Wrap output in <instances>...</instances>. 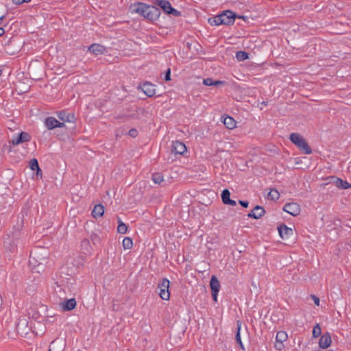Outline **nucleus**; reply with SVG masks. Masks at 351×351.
<instances>
[{"instance_id": "nucleus-1", "label": "nucleus", "mask_w": 351, "mask_h": 351, "mask_svg": "<svg viewBox=\"0 0 351 351\" xmlns=\"http://www.w3.org/2000/svg\"><path fill=\"white\" fill-rule=\"evenodd\" d=\"M66 282L62 276H56L54 278V293L60 300H62L60 303V306L63 311H66V300L64 296L65 295Z\"/></svg>"}, {"instance_id": "nucleus-2", "label": "nucleus", "mask_w": 351, "mask_h": 351, "mask_svg": "<svg viewBox=\"0 0 351 351\" xmlns=\"http://www.w3.org/2000/svg\"><path fill=\"white\" fill-rule=\"evenodd\" d=\"M290 141L295 145L299 149L306 154L312 153V150L304 138L298 133H291L289 136Z\"/></svg>"}, {"instance_id": "nucleus-3", "label": "nucleus", "mask_w": 351, "mask_h": 351, "mask_svg": "<svg viewBox=\"0 0 351 351\" xmlns=\"http://www.w3.org/2000/svg\"><path fill=\"white\" fill-rule=\"evenodd\" d=\"M153 9V7L152 8L143 3H134L130 8L132 13H138L147 19L152 18L151 12Z\"/></svg>"}, {"instance_id": "nucleus-4", "label": "nucleus", "mask_w": 351, "mask_h": 351, "mask_svg": "<svg viewBox=\"0 0 351 351\" xmlns=\"http://www.w3.org/2000/svg\"><path fill=\"white\" fill-rule=\"evenodd\" d=\"M169 285L170 281L167 278L162 279L158 285V295L163 300L167 301L170 299Z\"/></svg>"}, {"instance_id": "nucleus-5", "label": "nucleus", "mask_w": 351, "mask_h": 351, "mask_svg": "<svg viewBox=\"0 0 351 351\" xmlns=\"http://www.w3.org/2000/svg\"><path fill=\"white\" fill-rule=\"evenodd\" d=\"M29 317L27 315H21L19 322L16 324V330L17 332L21 335H26L31 330V326L29 325Z\"/></svg>"}, {"instance_id": "nucleus-6", "label": "nucleus", "mask_w": 351, "mask_h": 351, "mask_svg": "<svg viewBox=\"0 0 351 351\" xmlns=\"http://www.w3.org/2000/svg\"><path fill=\"white\" fill-rule=\"evenodd\" d=\"M45 125L48 130H53L56 128H62L64 126V121H60L53 117L45 119Z\"/></svg>"}, {"instance_id": "nucleus-7", "label": "nucleus", "mask_w": 351, "mask_h": 351, "mask_svg": "<svg viewBox=\"0 0 351 351\" xmlns=\"http://www.w3.org/2000/svg\"><path fill=\"white\" fill-rule=\"evenodd\" d=\"M283 210L293 216H298L300 213V206L295 202L286 204Z\"/></svg>"}, {"instance_id": "nucleus-8", "label": "nucleus", "mask_w": 351, "mask_h": 351, "mask_svg": "<svg viewBox=\"0 0 351 351\" xmlns=\"http://www.w3.org/2000/svg\"><path fill=\"white\" fill-rule=\"evenodd\" d=\"M31 139L30 135L27 132H21L16 136H13L11 143L13 145H17L20 143L28 142Z\"/></svg>"}, {"instance_id": "nucleus-9", "label": "nucleus", "mask_w": 351, "mask_h": 351, "mask_svg": "<svg viewBox=\"0 0 351 351\" xmlns=\"http://www.w3.org/2000/svg\"><path fill=\"white\" fill-rule=\"evenodd\" d=\"M278 230L282 239H288L293 235V230L285 224L278 226Z\"/></svg>"}, {"instance_id": "nucleus-10", "label": "nucleus", "mask_w": 351, "mask_h": 351, "mask_svg": "<svg viewBox=\"0 0 351 351\" xmlns=\"http://www.w3.org/2000/svg\"><path fill=\"white\" fill-rule=\"evenodd\" d=\"M287 339V335L284 331H279L276 334L275 347L277 350H281L284 347L283 343Z\"/></svg>"}, {"instance_id": "nucleus-11", "label": "nucleus", "mask_w": 351, "mask_h": 351, "mask_svg": "<svg viewBox=\"0 0 351 351\" xmlns=\"http://www.w3.org/2000/svg\"><path fill=\"white\" fill-rule=\"evenodd\" d=\"M332 343L331 336L329 332L324 333L319 341V346L322 349L328 348Z\"/></svg>"}, {"instance_id": "nucleus-12", "label": "nucleus", "mask_w": 351, "mask_h": 351, "mask_svg": "<svg viewBox=\"0 0 351 351\" xmlns=\"http://www.w3.org/2000/svg\"><path fill=\"white\" fill-rule=\"evenodd\" d=\"M223 25H231L234 21V14L232 12L227 10L220 14Z\"/></svg>"}, {"instance_id": "nucleus-13", "label": "nucleus", "mask_w": 351, "mask_h": 351, "mask_svg": "<svg viewBox=\"0 0 351 351\" xmlns=\"http://www.w3.org/2000/svg\"><path fill=\"white\" fill-rule=\"evenodd\" d=\"M65 347L66 344L62 340L56 339L51 343L48 351H64Z\"/></svg>"}, {"instance_id": "nucleus-14", "label": "nucleus", "mask_w": 351, "mask_h": 351, "mask_svg": "<svg viewBox=\"0 0 351 351\" xmlns=\"http://www.w3.org/2000/svg\"><path fill=\"white\" fill-rule=\"evenodd\" d=\"M76 120L77 118L73 114L67 116V131H69L71 134H74L76 130Z\"/></svg>"}, {"instance_id": "nucleus-15", "label": "nucleus", "mask_w": 351, "mask_h": 351, "mask_svg": "<svg viewBox=\"0 0 351 351\" xmlns=\"http://www.w3.org/2000/svg\"><path fill=\"white\" fill-rule=\"evenodd\" d=\"M88 51L94 55H99L105 53L106 48L99 44L94 43L88 47Z\"/></svg>"}, {"instance_id": "nucleus-16", "label": "nucleus", "mask_w": 351, "mask_h": 351, "mask_svg": "<svg viewBox=\"0 0 351 351\" xmlns=\"http://www.w3.org/2000/svg\"><path fill=\"white\" fill-rule=\"evenodd\" d=\"M265 210L260 206H256L251 213H248L247 217L256 219H260L264 214Z\"/></svg>"}, {"instance_id": "nucleus-17", "label": "nucleus", "mask_w": 351, "mask_h": 351, "mask_svg": "<svg viewBox=\"0 0 351 351\" xmlns=\"http://www.w3.org/2000/svg\"><path fill=\"white\" fill-rule=\"evenodd\" d=\"M172 151L178 154H183L186 151V145L180 141L173 142Z\"/></svg>"}, {"instance_id": "nucleus-18", "label": "nucleus", "mask_w": 351, "mask_h": 351, "mask_svg": "<svg viewBox=\"0 0 351 351\" xmlns=\"http://www.w3.org/2000/svg\"><path fill=\"white\" fill-rule=\"evenodd\" d=\"M143 92L148 97H152L156 93V89L154 85L149 82H145L142 86Z\"/></svg>"}, {"instance_id": "nucleus-19", "label": "nucleus", "mask_w": 351, "mask_h": 351, "mask_svg": "<svg viewBox=\"0 0 351 351\" xmlns=\"http://www.w3.org/2000/svg\"><path fill=\"white\" fill-rule=\"evenodd\" d=\"M331 180L335 185L339 188L342 189H348L351 187V184H349L347 181H344L340 178L336 177H331Z\"/></svg>"}, {"instance_id": "nucleus-20", "label": "nucleus", "mask_w": 351, "mask_h": 351, "mask_svg": "<svg viewBox=\"0 0 351 351\" xmlns=\"http://www.w3.org/2000/svg\"><path fill=\"white\" fill-rule=\"evenodd\" d=\"M230 191L228 189H224L222 191L221 199H222L223 203L225 204H229V205H231V206H235L236 205V202L234 200L230 199Z\"/></svg>"}, {"instance_id": "nucleus-21", "label": "nucleus", "mask_w": 351, "mask_h": 351, "mask_svg": "<svg viewBox=\"0 0 351 351\" xmlns=\"http://www.w3.org/2000/svg\"><path fill=\"white\" fill-rule=\"evenodd\" d=\"M211 292H219L220 289V283L215 276H212L210 281Z\"/></svg>"}, {"instance_id": "nucleus-22", "label": "nucleus", "mask_w": 351, "mask_h": 351, "mask_svg": "<svg viewBox=\"0 0 351 351\" xmlns=\"http://www.w3.org/2000/svg\"><path fill=\"white\" fill-rule=\"evenodd\" d=\"M104 207L101 204H97L95 206L93 211L92 215L94 218L101 217L104 215Z\"/></svg>"}, {"instance_id": "nucleus-23", "label": "nucleus", "mask_w": 351, "mask_h": 351, "mask_svg": "<svg viewBox=\"0 0 351 351\" xmlns=\"http://www.w3.org/2000/svg\"><path fill=\"white\" fill-rule=\"evenodd\" d=\"M223 123L225 126L230 130H232L237 127V122L235 120L229 116H227L223 118Z\"/></svg>"}, {"instance_id": "nucleus-24", "label": "nucleus", "mask_w": 351, "mask_h": 351, "mask_svg": "<svg viewBox=\"0 0 351 351\" xmlns=\"http://www.w3.org/2000/svg\"><path fill=\"white\" fill-rule=\"evenodd\" d=\"M158 5L165 12H171L172 6L171 3L165 0H160L158 1Z\"/></svg>"}, {"instance_id": "nucleus-25", "label": "nucleus", "mask_w": 351, "mask_h": 351, "mask_svg": "<svg viewBox=\"0 0 351 351\" xmlns=\"http://www.w3.org/2000/svg\"><path fill=\"white\" fill-rule=\"evenodd\" d=\"M29 168L32 171H36V174L38 176L41 173V169L39 167L38 160L36 158H32L29 161Z\"/></svg>"}, {"instance_id": "nucleus-26", "label": "nucleus", "mask_w": 351, "mask_h": 351, "mask_svg": "<svg viewBox=\"0 0 351 351\" xmlns=\"http://www.w3.org/2000/svg\"><path fill=\"white\" fill-rule=\"evenodd\" d=\"M241 328V322L240 321H237V332L236 334V341L237 343L239 345L240 348L243 350H244V346L242 343L241 335H240V330Z\"/></svg>"}, {"instance_id": "nucleus-27", "label": "nucleus", "mask_w": 351, "mask_h": 351, "mask_svg": "<svg viewBox=\"0 0 351 351\" xmlns=\"http://www.w3.org/2000/svg\"><path fill=\"white\" fill-rule=\"evenodd\" d=\"M208 22L211 25H223V20L221 19L220 14L215 16V17L209 19Z\"/></svg>"}, {"instance_id": "nucleus-28", "label": "nucleus", "mask_w": 351, "mask_h": 351, "mask_svg": "<svg viewBox=\"0 0 351 351\" xmlns=\"http://www.w3.org/2000/svg\"><path fill=\"white\" fill-rule=\"evenodd\" d=\"M122 245L124 250H130L133 247V241L130 237H125L122 241Z\"/></svg>"}, {"instance_id": "nucleus-29", "label": "nucleus", "mask_w": 351, "mask_h": 351, "mask_svg": "<svg viewBox=\"0 0 351 351\" xmlns=\"http://www.w3.org/2000/svg\"><path fill=\"white\" fill-rule=\"evenodd\" d=\"M267 197L271 200H277L280 197V193L276 189H272L269 192Z\"/></svg>"}, {"instance_id": "nucleus-30", "label": "nucleus", "mask_w": 351, "mask_h": 351, "mask_svg": "<svg viewBox=\"0 0 351 351\" xmlns=\"http://www.w3.org/2000/svg\"><path fill=\"white\" fill-rule=\"evenodd\" d=\"M119 225L117 227V232L120 234H125L128 231V226L127 225L121 221L120 219L118 221Z\"/></svg>"}, {"instance_id": "nucleus-31", "label": "nucleus", "mask_w": 351, "mask_h": 351, "mask_svg": "<svg viewBox=\"0 0 351 351\" xmlns=\"http://www.w3.org/2000/svg\"><path fill=\"white\" fill-rule=\"evenodd\" d=\"M249 58L248 53L245 51H240L236 53V58L238 61H243Z\"/></svg>"}, {"instance_id": "nucleus-32", "label": "nucleus", "mask_w": 351, "mask_h": 351, "mask_svg": "<svg viewBox=\"0 0 351 351\" xmlns=\"http://www.w3.org/2000/svg\"><path fill=\"white\" fill-rule=\"evenodd\" d=\"M152 180L156 184H160L164 180V177L160 173H155L152 175Z\"/></svg>"}, {"instance_id": "nucleus-33", "label": "nucleus", "mask_w": 351, "mask_h": 351, "mask_svg": "<svg viewBox=\"0 0 351 351\" xmlns=\"http://www.w3.org/2000/svg\"><path fill=\"white\" fill-rule=\"evenodd\" d=\"M322 334V329L319 324H317L313 328L312 335L313 338L319 337Z\"/></svg>"}, {"instance_id": "nucleus-34", "label": "nucleus", "mask_w": 351, "mask_h": 351, "mask_svg": "<svg viewBox=\"0 0 351 351\" xmlns=\"http://www.w3.org/2000/svg\"><path fill=\"white\" fill-rule=\"evenodd\" d=\"M76 306V301L74 298L67 300V311L73 310Z\"/></svg>"}, {"instance_id": "nucleus-35", "label": "nucleus", "mask_w": 351, "mask_h": 351, "mask_svg": "<svg viewBox=\"0 0 351 351\" xmlns=\"http://www.w3.org/2000/svg\"><path fill=\"white\" fill-rule=\"evenodd\" d=\"M203 84L206 86H213V80L211 78H206L203 80Z\"/></svg>"}, {"instance_id": "nucleus-36", "label": "nucleus", "mask_w": 351, "mask_h": 351, "mask_svg": "<svg viewBox=\"0 0 351 351\" xmlns=\"http://www.w3.org/2000/svg\"><path fill=\"white\" fill-rule=\"evenodd\" d=\"M58 117L62 121L65 122L66 113L64 111H60L58 113Z\"/></svg>"}, {"instance_id": "nucleus-37", "label": "nucleus", "mask_w": 351, "mask_h": 351, "mask_svg": "<svg viewBox=\"0 0 351 351\" xmlns=\"http://www.w3.org/2000/svg\"><path fill=\"white\" fill-rule=\"evenodd\" d=\"M168 14H171L175 16H179L180 15V12L172 8L171 12H169Z\"/></svg>"}, {"instance_id": "nucleus-38", "label": "nucleus", "mask_w": 351, "mask_h": 351, "mask_svg": "<svg viewBox=\"0 0 351 351\" xmlns=\"http://www.w3.org/2000/svg\"><path fill=\"white\" fill-rule=\"evenodd\" d=\"M311 298L313 299L314 303L315 305L319 306V298L317 297L315 295H311Z\"/></svg>"}, {"instance_id": "nucleus-39", "label": "nucleus", "mask_w": 351, "mask_h": 351, "mask_svg": "<svg viewBox=\"0 0 351 351\" xmlns=\"http://www.w3.org/2000/svg\"><path fill=\"white\" fill-rule=\"evenodd\" d=\"M170 74H171V70L170 69H169L167 72H166V74H165V80L166 81H169L171 80V77H170Z\"/></svg>"}, {"instance_id": "nucleus-40", "label": "nucleus", "mask_w": 351, "mask_h": 351, "mask_svg": "<svg viewBox=\"0 0 351 351\" xmlns=\"http://www.w3.org/2000/svg\"><path fill=\"white\" fill-rule=\"evenodd\" d=\"M12 1L17 5L21 4L24 2H29V0H12Z\"/></svg>"}, {"instance_id": "nucleus-41", "label": "nucleus", "mask_w": 351, "mask_h": 351, "mask_svg": "<svg viewBox=\"0 0 351 351\" xmlns=\"http://www.w3.org/2000/svg\"><path fill=\"white\" fill-rule=\"evenodd\" d=\"M225 84V82L220 81V80H215V81H213V86H218V85H221V84Z\"/></svg>"}, {"instance_id": "nucleus-42", "label": "nucleus", "mask_w": 351, "mask_h": 351, "mask_svg": "<svg viewBox=\"0 0 351 351\" xmlns=\"http://www.w3.org/2000/svg\"><path fill=\"white\" fill-rule=\"evenodd\" d=\"M129 134L131 136H136V134H137V131L136 130H130L129 131Z\"/></svg>"}, {"instance_id": "nucleus-43", "label": "nucleus", "mask_w": 351, "mask_h": 351, "mask_svg": "<svg viewBox=\"0 0 351 351\" xmlns=\"http://www.w3.org/2000/svg\"><path fill=\"white\" fill-rule=\"evenodd\" d=\"M239 204L245 208H247L248 206V202L246 201L240 200Z\"/></svg>"}, {"instance_id": "nucleus-44", "label": "nucleus", "mask_w": 351, "mask_h": 351, "mask_svg": "<svg viewBox=\"0 0 351 351\" xmlns=\"http://www.w3.org/2000/svg\"><path fill=\"white\" fill-rule=\"evenodd\" d=\"M219 292H212V297L215 302L217 301V295Z\"/></svg>"}, {"instance_id": "nucleus-45", "label": "nucleus", "mask_w": 351, "mask_h": 351, "mask_svg": "<svg viewBox=\"0 0 351 351\" xmlns=\"http://www.w3.org/2000/svg\"><path fill=\"white\" fill-rule=\"evenodd\" d=\"M39 317H40V315H39V313H38L37 311L34 312V313L32 314V318H33L34 319H38V318H39Z\"/></svg>"}, {"instance_id": "nucleus-46", "label": "nucleus", "mask_w": 351, "mask_h": 351, "mask_svg": "<svg viewBox=\"0 0 351 351\" xmlns=\"http://www.w3.org/2000/svg\"><path fill=\"white\" fill-rule=\"evenodd\" d=\"M5 33V30L3 27H0V36L3 35Z\"/></svg>"}, {"instance_id": "nucleus-47", "label": "nucleus", "mask_w": 351, "mask_h": 351, "mask_svg": "<svg viewBox=\"0 0 351 351\" xmlns=\"http://www.w3.org/2000/svg\"><path fill=\"white\" fill-rule=\"evenodd\" d=\"M3 19H4V15H3V16H1L0 17V21H2Z\"/></svg>"}, {"instance_id": "nucleus-48", "label": "nucleus", "mask_w": 351, "mask_h": 351, "mask_svg": "<svg viewBox=\"0 0 351 351\" xmlns=\"http://www.w3.org/2000/svg\"><path fill=\"white\" fill-rule=\"evenodd\" d=\"M1 75V71L0 70V75Z\"/></svg>"}]
</instances>
